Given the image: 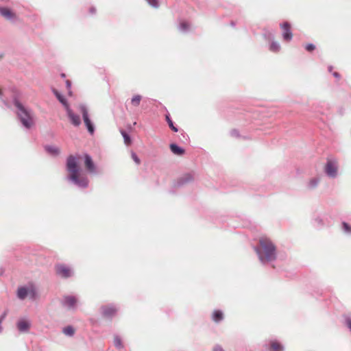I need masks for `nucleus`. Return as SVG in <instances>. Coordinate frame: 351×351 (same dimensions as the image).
<instances>
[{
    "label": "nucleus",
    "instance_id": "ddd939ff",
    "mask_svg": "<svg viewBox=\"0 0 351 351\" xmlns=\"http://www.w3.org/2000/svg\"><path fill=\"white\" fill-rule=\"evenodd\" d=\"M67 117H69L71 123L75 127H78L81 125V119L80 116L77 114H75L73 110L71 109L70 106L66 108V109Z\"/></svg>",
    "mask_w": 351,
    "mask_h": 351
},
{
    "label": "nucleus",
    "instance_id": "c03bdc74",
    "mask_svg": "<svg viewBox=\"0 0 351 351\" xmlns=\"http://www.w3.org/2000/svg\"><path fill=\"white\" fill-rule=\"evenodd\" d=\"M230 25H231V26L234 27L236 25V23L234 21H231Z\"/></svg>",
    "mask_w": 351,
    "mask_h": 351
},
{
    "label": "nucleus",
    "instance_id": "c9c22d12",
    "mask_svg": "<svg viewBox=\"0 0 351 351\" xmlns=\"http://www.w3.org/2000/svg\"><path fill=\"white\" fill-rule=\"evenodd\" d=\"M132 158L133 159V160L137 164V165H139L141 163V160L140 158H138V156L136 155V153H134V152H132Z\"/></svg>",
    "mask_w": 351,
    "mask_h": 351
},
{
    "label": "nucleus",
    "instance_id": "49530a36",
    "mask_svg": "<svg viewBox=\"0 0 351 351\" xmlns=\"http://www.w3.org/2000/svg\"><path fill=\"white\" fill-rule=\"evenodd\" d=\"M182 135L183 136V138H185L186 136H188L186 134V133H184V132H183V133L182 134Z\"/></svg>",
    "mask_w": 351,
    "mask_h": 351
},
{
    "label": "nucleus",
    "instance_id": "aec40b11",
    "mask_svg": "<svg viewBox=\"0 0 351 351\" xmlns=\"http://www.w3.org/2000/svg\"><path fill=\"white\" fill-rule=\"evenodd\" d=\"M223 313L221 310H215L212 315V319L213 320L216 322L219 323L221 322L223 319Z\"/></svg>",
    "mask_w": 351,
    "mask_h": 351
},
{
    "label": "nucleus",
    "instance_id": "79ce46f5",
    "mask_svg": "<svg viewBox=\"0 0 351 351\" xmlns=\"http://www.w3.org/2000/svg\"><path fill=\"white\" fill-rule=\"evenodd\" d=\"M333 67L332 66H328V71L329 73H331L332 71Z\"/></svg>",
    "mask_w": 351,
    "mask_h": 351
},
{
    "label": "nucleus",
    "instance_id": "f257e3e1",
    "mask_svg": "<svg viewBox=\"0 0 351 351\" xmlns=\"http://www.w3.org/2000/svg\"><path fill=\"white\" fill-rule=\"evenodd\" d=\"M259 261L263 265H270L275 268L273 264L277 259L276 247L274 243L267 238L259 239L258 245L254 247Z\"/></svg>",
    "mask_w": 351,
    "mask_h": 351
},
{
    "label": "nucleus",
    "instance_id": "393cba45",
    "mask_svg": "<svg viewBox=\"0 0 351 351\" xmlns=\"http://www.w3.org/2000/svg\"><path fill=\"white\" fill-rule=\"evenodd\" d=\"M263 37L267 41L271 42L274 40V34L272 31L265 30Z\"/></svg>",
    "mask_w": 351,
    "mask_h": 351
},
{
    "label": "nucleus",
    "instance_id": "cd10ccee",
    "mask_svg": "<svg viewBox=\"0 0 351 351\" xmlns=\"http://www.w3.org/2000/svg\"><path fill=\"white\" fill-rule=\"evenodd\" d=\"M178 29L180 32L186 33L189 29V25L187 22L183 21L180 23Z\"/></svg>",
    "mask_w": 351,
    "mask_h": 351
},
{
    "label": "nucleus",
    "instance_id": "6e6552de",
    "mask_svg": "<svg viewBox=\"0 0 351 351\" xmlns=\"http://www.w3.org/2000/svg\"><path fill=\"white\" fill-rule=\"evenodd\" d=\"M56 274L62 278H69L73 276V270L69 266L64 264H56L55 265Z\"/></svg>",
    "mask_w": 351,
    "mask_h": 351
},
{
    "label": "nucleus",
    "instance_id": "f3484780",
    "mask_svg": "<svg viewBox=\"0 0 351 351\" xmlns=\"http://www.w3.org/2000/svg\"><path fill=\"white\" fill-rule=\"evenodd\" d=\"M169 149L171 152L176 156H180L185 154V149L175 143H172L169 145Z\"/></svg>",
    "mask_w": 351,
    "mask_h": 351
},
{
    "label": "nucleus",
    "instance_id": "f8f14e48",
    "mask_svg": "<svg viewBox=\"0 0 351 351\" xmlns=\"http://www.w3.org/2000/svg\"><path fill=\"white\" fill-rule=\"evenodd\" d=\"M84 167L87 171L92 174H95L97 173L96 171V165L93 160L92 157L88 154H84Z\"/></svg>",
    "mask_w": 351,
    "mask_h": 351
},
{
    "label": "nucleus",
    "instance_id": "bb28decb",
    "mask_svg": "<svg viewBox=\"0 0 351 351\" xmlns=\"http://www.w3.org/2000/svg\"><path fill=\"white\" fill-rule=\"evenodd\" d=\"M142 99V96L140 95H134L132 99H131V104L135 106V107H137L139 106L140 104V102Z\"/></svg>",
    "mask_w": 351,
    "mask_h": 351
},
{
    "label": "nucleus",
    "instance_id": "39448f33",
    "mask_svg": "<svg viewBox=\"0 0 351 351\" xmlns=\"http://www.w3.org/2000/svg\"><path fill=\"white\" fill-rule=\"evenodd\" d=\"M79 110L82 113V119L88 132L90 135L94 134L95 131V126L89 117L88 110L86 105L84 104H80L79 105Z\"/></svg>",
    "mask_w": 351,
    "mask_h": 351
},
{
    "label": "nucleus",
    "instance_id": "7ed1b4c3",
    "mask_svg": "<svg viewBox=\"0 0 351 351\" xmlns=\"http://www.w3.org/2000/svg\"><path fill=\"white\" fill-rule=\"evenodd\" d=\"M12 104L15 108V113L22 126L27 130L32 128L34 125L32 110L23 104L16 94L12 96Z\"/></svg>",
    "mask_w": 351,
    "mask_h": 351
},
{
    "label": "nucleus",
    "instance_id": "5701e85b",
    "mask_svg": "<svg viewBox=\"0 0 351 351\" xmlns=\"http://www.w3.org/2000/svg\"><path fill=\"white\" fill-rule=\"evenodd\" d=\"M121 134L123 138L124 143L125 145H129L132 143V138L130 135L124 130L121 129L120 130Z\"/></svg>",
    "mask_w": 351,
    "mask_h": 351
},
{
    "label": "nucleus",
    "instance_id": "72a5a7b5",
    "mask_svg": "<svg viewBox=\"0 0 351 351\" xmlns=\"http://www.w3.org/2000/svg\"><path fill=\"white\" fill-rule=\"evenodd\" d=\"M305 49L308 52H313L315 49V45L313 43H308L305 46Z\"/></svg>",
    "mask_w": 351,
    "mask_h": 351
},
{
    "label": "nucleus",
    "instance_id": "20e7f679",
    "mask_svg": "<svg viewBox=\"0 0 351 351\" xmlns=\"http://www.w3.org/2000/svg\"><path fill=\"white\" fill-rule=\"evenodd\" d=\"M16 297L20 300H24L27 298H29L32 301L36 300L38 298V291L36 285L32 282H29L25 285L18 287Z\"/></svg>",
    "mask_w": 351,
    "mask_h": 351
},
{
    "label": "nucleus",
    "instance_id": "6ab92c4d",
    "mask_svg": "<svg viewBox=\"0 0 351 351\" xmlns=\"http://www.w3.org/2000/svg\"><path fill=\"white\" fill-rule=\"evenodd\" d=\"M44 149L47 153L52 156H57L60 154V149L57 147L46 145L44 146Z\"/></svg>",
    "mask_w": 351,
    "mask_h": 351
},
{
    "label": "nucleus",
    "instance_id": "473e14b6",
    "mask_svg": "<svg viewBox=\"0 0 351 351\" xmlns=\"http://www.w3.org/2000/svg\"><path fill=\"white\" fill-rule=\"evenodd\" d=\"M345 325L348 327V328L351 332V316H350V315L345 316Z\"/></svg>",
    "mask_w": 351,
    "mask_h": 351
},
{
    "label": "nucleus",
    "instance_id": "2eb2a0df",
    "mask_svg": "<svg viewBox=\"0 0 351 351\" xmlns=\"http://www.w3.org/2000/svg\"><path fill=\"white\" fill-rule=\"evenodd\" d=\"M16 326L19 332H27L29 331L31 324L29 321L24 319H20L18 320L16 323Z\"/></svg>",
    "mask_w": 351,
    "mask_h": 351
},
{
    "label": "nucleus",
    "instance_id": "412c9836",
    "mask_svg": "<svg viewBox=\"0 0 351 351\" xmlns=\"http://www.w3.org/2000/svg\"><path fill=\"white\" fill-rule=\"evenodd\" d=\"M165 120L169 125V127L170 128V129L175 132H178V128L177 126H176L174 125V123L173 121V120L171 119V117L170 116V114L169 112H167L166 114H165Z\"/></svg>",
    "mask_w": 351,
    "mask_h": 351
},
{
    "label": "nucleus",
    "instance_id": "9b49d317",
    "mask_svg": "<svg viewBox=\"0 0 351 351\" xmlns=\"http://www.w3.org/2000/svg\"><path fill=\"white\" fill-rule=\"evenodd\" d=\"M77 302V298L71 295H64L61 301L62 305L69 310L75 309Z\"/></svg>",
    "mask_w": 351,
    "mask_h": 351
},
{
    "label": "nucleus",
    "instance_id": "4468645a",
    "mask_svg": "<svg viewBox=\"0 0 351 351\" xmlns=\"http://www.w3.org/2000/svg\"><path fill=\"white\" fill-rule=\"evenodd\" d=\"M0 14L5 19L14 22L16 19V14L10 8L0 6Z\"/></svg>",
    "mask_w": 351,
    "mask_h": 351
},
{
    "label": "nucleus",
    "instance_id": "ea45409f",
    "mask_svg": "<svg viewBox=\"0 0 351 351\" xmlns=\"http://www.w3.org/2000/svg\"><path fill=\"white\" fill-rule=\"evenodd\" d=\"M89 12L91 14H95L96 13V8L93 6L89 8Z\"/></svg>",
    "mask_w": 351,
    "mask_h": 351
},
{
    "label": "nucleus",
    "instance_id": "a878e982",
    "mask_svg": "<svg viewBox=\"0 0 351 351\" xmlns=\"http://www.w3.org/2000/svg\"><path fill=\"white\" fill-rule=\"evenodd\" d=\"M62 332L64 335L72 337L75 333V329L72 326H67L63 328Z\"/></svg>",
    "mask_w": 351,
    "mask_h": 351
},
{
    "label": "nucleus",
    "instance_id": "58836bf2",
    "mask_svg": "<svg viewBox=\"0 0 351 351\" xmlns=\"http://www.w3.org/2000/svg\"><path fill=\"white\" fill-rule=\"evenodd\" d=\"M66 87L68 90H70L71 88V82L69 80H66L65 82Z\"/></svg>",
    "mask_w": 351,
    "mask_h": 351
},
{
    "label": "nucleus",
    "instance_id": "37998d69",
    "mask_svg": "<svg viewBox=\"0 0 351 351\" xmlns=\"http://www.w3.org/2000/svg\"><path fill=\"white\" fill-rule=\"evenodd\" d=\"M60 76H61V77H62V78H65V77H66V74H65V73H62L60 74Z\"/></svg>",
    "mask_w": 351,
    "mask_h": 351
},
{
    "label": "nucleus",
    "instance_id": "423d86ee",
    "mask_svg": "<svg viewBox=\"0 0 351 351\" xmlns=\"http://www.w3.org/2000/svg\"><path fill=\"white\" fill-rule=\"evenodd\" d=\"M194 180V176L191 173H186L178 178L177 181L173 184V189L170 190L171 193H175V189L182 188L188 184L193 182Z\"/></svg>",
    "mask_w": 351,
    "mask_h": 351
},
{
    "label": "nucleus",
    "instance_id": "b1692460",
    "mask_svg": "<svg viewBox=\"0 0 351 351\" xmlns=\"http://www.w3.org/2000/svg\"><path fill=\"white\" fill-rule=\"evenodd\" d=\"M114 345L118 349L123 348L122 339L118 335H114Z\"/></svg>",
    "mask_w": 351,
    "mask_h": 351
},
{
    "label": "nucleus",
    "instance_id": "f03ea898",
    "mask_svg": "<svg viewBox=\"0 0 351 351\" xmlns=\"http://www.w3.org/2000/svg\"><path fill=\"white\" fill-rule=\"evenodd\" d=\"M66 169L69 173L67 180L80 189H86L88 186V180L82 176V169L78 162V158L69 155L66 160Z\"/></svg>",
    "mask_w": 351,
    "mask_h": 351
},
{
    "label": "nucleus",
    "instance_id": "a18cd8bd",
    "mask_svg": "<svg viewBox=\"0 0 351 351\" xmlns=\"http://www.w3.org/2000/svg\"><path fill=\"white\" fill-rule=\"evenodd\" d=\"M68 94L69 96H71L72 95V91L70 90H68Z\"/></svg>",
    "mask_w": 351,
    "mask_h": 351
},
{
    "label": "nucleus",
    "instance_id": "c756f323",
    "mask_svg": "<svg viewBox=\"0 0 351 351\" xmlns=\"http://www.w3.org/2000/svg\"><path fill=\"white\" fill-rule=\"evenodd\" d=\"M341 228L345 233L351 235V226L348 223L343 221L341 223Z\"/></svg>",
    "mask_w": 351,
    "mask_h": 351
},
{
    "label": "nucleus",
    "instance_id": "4c0bfd02",
    "mask_svg": "<svg viewBox=\"0 0 351 351\" xmlns=\"http://www.w3.org/2000/svg\"><path fill=\"white\" fill-rule=\"evenodd\" d=\"M213 351H224L223 348L219 345H216L213 349Z\"/></svg>",
    "mask_w": 351,
    "mask_h": 351
},
{
    "label": "nucleus",
    "instance_id": "1a4fd4ad",
    "mask_svg": "<svg viewBox=\"0 0 351 351\" xmlns=\"http://www.w3.org/2000/svg\"><path fill=\"white\" fill-rule=\"evenodd\" d=\"M118 308L114 304L103 305L100 308L101 315L107 319H112V317L117 314Z\"/></svg>",
    "mask_w": 351,
    "mask_h": 351
},
{
    "label": "nucleus",
    "instance_id": "f704fd0d",
    "mask_svg": "<svg viewBox=\"0 0 351 351\" xmlns=\"http://www.w3.org/2000/svg\"><path fill=\"white\" fill-rule=\"evenodd\" d=\"M231 136L235 137V138H239L240 134L238 130L237 129H232L230 132Z\"/></svg>",
    "mask_w": 351,
    "mask_h": 351
},
{
    "label": "nucleus",
    "instance_id": "7c9ffc66",
    "mask_svg": "<svg viewBox=\"0 0 351 351\" xmlns=\"http://www.w3.org/2000/svg\"><path fill=\"white\" fill-rule=\"evenodd\" d=\"M147 3L154 8H158L160 6L158 0H145Z\"/></svg>",
    "mask_w": 351,
    "mask_h": 351
},
{
    "label": "nucleus",
    "instance_id": "0eeeda50",
    "mask_svg": "<svg viewBox=\"0 0 351 351\" xmlns=\"http://www.w3.org/2000/svg\"><path fill=\"white\" fill-rule=\"evenodd\" d=\"M324 173L330 178H335L338 175V166L335 160L328 159L324 167Z\"/></svg>",
    "mask_w": 351,
    "mask_h": 351
},
{
    "label": "nucleus",
    "instance_id": "2f4dec72",
    "mask_svg": "<svg viewBox=\"0 0 351 351\" xmlns=\"http://www.w3.org/2000/svg\"><path fill=\"white\" fill-rule=\"evenodd\" d=\"M315 226L317 228H321L324 226L323 219L320 217H317L314 219Z\"/></svg>",
    "mask_w": 351,
    "mask_h": 351
},
{
    "label": "nucleus",
    "instance_id": "c85d7f7f",
    "mask_svg": "<svg viewBox=\"0 0 351 351\" xmlns=\"http://www.w3.org/2000/svg\"><path fill=\"white\" fill-rule=\"evenodd\" d=\"M319 182V179L317 178H313L310 180L308 186L310 189H315L317 186Z\"/></svg>",
    "mask_w": 351,
    "mask_h": 351
},
{
    "label": "nucleus",
    "instance_id": "4be33fe9",
    "mask_svg": "<svg viewBox=\"0 0 351 351\" xmlns=\"http://www.w3.org/2000/svg\"><path fill=\"white\" fill-rule=\"evenodd\" d=\"M280 45L277 41L274 40L269 42V49L270 51L273 53H278L280 51Z\"/></svg>",
    "mask_w": 351,
    "mask_h": 351
},
{
    "label": "nucleus",
    "instance_id": "e433bc0d",
    "mask_svg": "<svg viewBox=\"0 0 351 351\" xmlns=\"http://www.w3.org/2000/svg\"><path fill=\"white\" fill-rule=\"evenodd\" d=\"M5 313H4L0 316V333L2 332V330H3L1 324L3 321V319H5Z\"/></svg>",
    "mask_w": 351,
    "mask_h": 351
},
{
    "label": "nucleus",
    "instance_id": "a211bd4d",
    "mask_svg": "<svg viewBox=\"0 0 351 351\" xmlns=\"http://www.w3.org/2000/svg\"><path fill=\"white\" fill-rule=\"evenodd\" d=\"M269 351H285V346L277 340H271Z\"/></svg>",
    "mask_w": 351,
    "mask_h": 351
},
{
    "label": "nucleus",
    "instance_id": "9d476101",
    "mask_svg": "<svg viewBox=\"0 0 351 351\" xmlns=\"http://www.w3.org/2000/svg\"><path fill=\"white\" fill-rule=\"evenodd\" d=\"M280 27L282 29V38L286 42H289L293 38V33L291 32V25L289 22L285 21L280 23Z\"/></svg>",
    "mask_w": 351,
    "mask_h": 351
},
{
    "label": "nucleus",
    "instance_id": "dca6fc26",
    "mask_svg": "<svg viewBox=\"0 0 351 351\" xmlns=\"http://www.w3.org/2000/svg\"><path fill=\"white\" fill-rule=\"evenodd\" d=\"M51 91L65 109L69 106L67 99L56 88H51Z\"/></svg>",
    "mask_w": 351,
    "mask_h": 351
},
{
    "label": "nucleus",
    "instance_id": "de8ad7c7",
    "mask_svg": "<svg viewBox=\"0 0 351 351\" xmlns=\"http://www.w3.org/2000/svg\"><path fill=\"white\" fill-rule=\"evenodd\" d=\"M3 53H0V58H3Z\"/></svg>",
    "mask_w": 351,
    "mask_h": 351
},
{
    "label": "nucleus",
    "instance_id": "a19ab883",
    "mask_svg": "<svg viewBox=\"0 0 351 351\" xmlns=\"http://www.w3.org/2000/svg\"><path fill=\"white\" fill-rule=\"evenodd\" d=\"M332 75H333L335 78H337V79H340V78H341V75H340L338 72H336V71L333 72V73H332Z\"/></svg>",
    "mask_w": 351,
    "mask_h": 351
}]
</instances>
